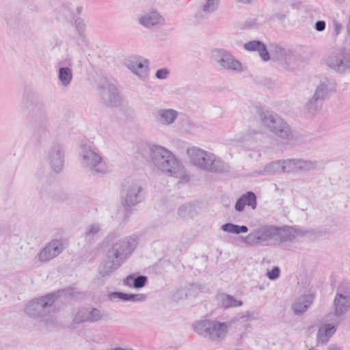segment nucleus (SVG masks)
I'll list each match as a JSON object with an SVG mask.
<instances>
[{"label": "nucleus", "instance_id": "nucleus-1", "mask_svg": "<svg viewBox=\"0 0 350 350\" xmlns=\"http://www.w3.org/2000/svg\"><path fill=\"white\" fill-rule=\"evenodd\" d=\"M139 154L148 159L158 170L165 174L178 177L182 166L175 155L167 148L157 145H142Z\"/></svg>", "mask_w": 350, "mask_h": 350}, {"label": "nucleus", "instance_id": "nucleus-2", "mask_svg": "<svg viewBox=\"0 0 350 350\" xmlns=\"http://www.w3.org/2000/svg\"><path fill=\"white\" fill-rule=\"evenodd\" d=\"M187 154L193 165L206 172L224 174L230 171L229 165L217 158L213 153L194 147L188 149Z\"/></svg>", "mask_w": 350, "mask_h": 350}, {"label": "nucleus", "instance_id": "nucleus-3", "mask_svg": "<svg viewBox=\"0 0 350 350\" xmlns=\"http://www.w3.org/2000/svg\"><path fill=\"white\" fill-rule=\"evenodd\" d=\"M258 114L262 125L276 136L283 139H291L293 137L290 126L278 114L262 107L258 108Z\"/></svg>", "mask_w": 350, "mask_h": 350}, {"label": "nucleus", "instance_id": "nucleus-4", "mask_svg": "<svg viewBox=\"0 0 350 350\" xmlns=\"http://www.w3.org/2000/svg\"><path fill=\"white\" fill-rule=\"evenodd\" d=\"M66 289L50 293L46 295L35 298L29 301L25 307V311L29 317L42 318L50 313L51 308L55 301L60 297Z\"/></svg>", "mask_w": 350, "mask_h": 350}, {"label": "nucleus", "instance_id": "nucleus-5", "mask_svg": "<svg viewBox=\"0 0 350 350\" xmlns=\"http://www.w3.org/2000/svg\"><path fill=\"white\" fill-rule=\"evenodd\" d=\"M337 83L332 78L323 77L317 86L312 97L306 104V109L314 114L322 106L323 102L336 90Z\"/></svg>", "mask_w": 350, "mask_h": 350}, {"label": "nucleus", "instance_id": "nucleus-6", "mask_svg": "<svg viewBox=\"0 0 350 350\" xmlns=\"http://www.w3.org/2000/svg\"><path fill=\"white\" fill-rule=\"evenodd\" d=\"M193 329L198 335L211 340H219L224 338L228 332V325L225 322L209 319L196 321Z\"/></svg>", "mask_w": 350, "mask_h": 350}, {"label": "nucleus", "instance_id": "nucleus-7", "mask_svg": "<svg viewBox=\"0 0 350 350\" xmlns=\"http://www.w3.org/2000/svg\"><path fill=\"white\" fill-rule=\"evenodd\" d=\"M276 230L278 228L275 225H264L240 238L249 245H275Z\"/></svg>", "mask_w": 350, "mask_h": 350}, {"label": "nucleus", "instance_id": "nucleus-8", "mask_svg": "<svg viewBox=\"0 0 350 350\" xmlns=\"http://www.w3.org/2000/svg\"><path fill=\"white\" fill-rule=\"evenodd\" d=\"M122 204L124 209L125 217H129L133 213L134 207L145 199V192L138 183H132L125 190L122 191Z\"/></svg>", "mask_w": 350, "mask_h": 350}, {"label": "nucleus", "instance_id": "nucleus-9", "mask_svg": "<svg viewBox=\"0 0 350 350\" xmlns=\"http://www.w3.org/2000/svg\"><path fill=\"white\" fill-rule=\"evenodd\" d=\"M137 243L138 237L137 236L120 239L112 245L111 248L107 252V256L109 258L113 257L117 260H120L123 263L133 253Z\"/></svg>", "mask_w": 350, "mask_h": 350}, {"label": "nucleus", "instance_id": "nucleus-10", "mask_svg": "<svg viewBox=\"0 0 350 350\" xmlns=\"http://www.w3.org/2000/svg\"><path fill=\"white\" fill-rule=\"evenodd\" d=\"M326 64L340 74L350 70V49L344 47L335 49L327 57Z\"/></svg>", "mask_w": 350, "mask_h": 350}, {"label": "nucleus", "instance_id": "nucleus-11", "mask_svg": "<svg viewBox=\"0 0 350 350\" xmlns=\"http://www.w3.org/2000/svg\"><path fill=\"white\" fill-rule=\"evenodd\" d=\"M212 57L224 69L236 72L242 71L241 63L234 58L231 52L226 49H213L212 51Z\"/></svg>", "mask_w": 350, "mask_h": 350}, {"label": "nucleus", "instance_id": "nucleus-12", "mask_svg": "<svg viewBox=\"0 0 350 350\" xmlns=\"http://www.w3.org/2000/svg\"><path fill=\"white\" fill-rule=\"evenodd\" d=\"M82 157L83 164L88 167L92 173L104 174L107 171V165L101 156L85 145L82 148Z\"/></svg>", "mask_w": 350, "mask_h": 350}, {"label": "nucleus", "instance_id": "nucleus-13", "mask_svg": "<svg viewBox=\"0 0 350 350\" xmlns=\"http://www.w3.org/2000/svg\"><path fill=\"white\" fill-rule=\"evenodd\" d=\"M98 88L106 105L114 107L120 105V100L118 89L115 85L110 83L106 77L100 79Z\"/></svg>", "mask_w": 350, "mask_h": 350}, {"label": "nucleus", "instance_id": "nucleus-14", "mask_svg": "<svg viewBox=\"0 0 350 350\" xmlns=\"http://www.w3.org/2000/svg\"><path fill=\"white\" fill-rule=\"evenodd\" d=\"M47 161L53 172L59 173L64 164V152L62 145L55 144L48 153Z\"/></svg>", "mask_w": 350, "mask_h": 350}, {"label": "nucleus", "instance_id": "nucleus-15", "mask_svg": "<svg viewBox=\"0 0 350 350\" xmlns=\"http://www.w3.org/2000/svg\"><path fill=\"white\" fill-rule=\"evenodd\" d=\"M63 250L60 240L53 239L38 253V256L40 261L47 262L58 256Z\"/></svg>", "mask_w": 350, "mask_h": 350}, {"label": "nucleus", "instance_id": "nucleus-16", "mask_svg": "<svg viewBox=\"0 0 350 350\" xmlns=\"http://www.w3.org/2000/svg\"><path fill=\"white\" fill-rule=\"evenodd\" d=\"M304 61V58L300 52V49L288 48L282 68L286 70L292 71L296 69Z\"/></svg>", "mask_w": 350, "mask_h": 350}, {"label": "nucleus", "instance_id": "nucleus-17", "mask_svg": "<svg viewBox=\"0 0 350 350\" xmlns=\"http://www.w3.org/2000/svg\"><path fill=\"white\" fill-rule=\"evenodd\" d=\"M314 298L313 293L304 294L297 298L291 305L294 314L300 315L304 313L312 305Z\"/></svg>", "mask_w": 350, "mask_h": 350}, {"label": "nucleus", "instance_id": "nucleus-18", "mask_svg": "<svg viewBox=\"0 0 350 350\" xmlns=\"http://www.w3.org/2000/svg\"><path fill=\"white\" fill-rule=\"evenodd\" d=\"M178 115V111L173 109H160L153 113L155 121L162 125L172 124Z\"/></svg>", "mask_w": 350, "mask_h": 350}, {"label": "nucleus", "instance_id": "nucleus-19", "mask_svg": "<svg viewBox=\"0 0 350 350\" xmlns=\"http://www.w3.org/2000/svg\"><path fill=\"white\" fill-rule=\"evenodd\" d=\"M245 206H250L253 210L256 208L257 198L253 191H247L241 195L235 203L234 209L237 212H242Z\"/></svg>", "mask_w": 350, "mask_h": 350}, {"label": "nucleus", "instance_id": "nucleus-20", "mask_svg": "<svg viewBox=\"0 0 350 350\" xmlns=\"http://www.w3.org/2000/svg\"><path fill=\"white\" fill-rule=\"evenodd\" d=\"M163 17L156 10L148 12L139 18V23L146 28H152L161 24Z\"/></svg>", "mask_w": 350, "mask_h": 350}, {"label": "nucleus", "instance_id": "nucleus-21", "mask_svg": "<svg viewBox=\"0 0 350 350\" xmlns=\"http://www.w3.org/2000/svg\"><path fill=\"white\" fill-rule=\"evenodd\" d=\"M243 49L247 51H258L264 62H267L271 58L266 45L260 40H255L246 42L243 45Z\"/></svg>", "mask_w": 350, "mask_h": 350}, {"label": "nucleus", "instance_id": "nucleus-22", "mask_svg": "<svg viewBox=\"0 0 350 350\" xmlns=\"http://www.w3.org/2000/svg\"><path fill=\"white\" fill-rule=\"evenodd\" d=\"M275 234V245L283 243L292 242L295 240L293 226H277Z\"/></svg>", "mask_w": 350, "mask_h": 350}, {"label": "nucleus", "instance_id": "nucleus-23", "mask_svg": "<svg viewBox=\"0 0 350 350\" xmlns=\"http://www.w3.org/2000/svg\"><path fill=\"white\" fill-rule=\"evenodd\" d=\"M336 329L337 326L332 323H325L320 326L317 334L318 343H326L329 338L335 334Z\"/></svg>", "mask_w": 350, "mask_h": 350}, {"label": "nucleus", "instance_id": "nucleus-24", "mask_svg": "<svg viewBox=\"0 0 350 350\" xmlns=\"http://www.w3.org/2000/svg\"><path fill=\"white\" fill-rule=\"evenodd\" d=\"M122 265V261L114 258L108 260L100 263L98 267V273L103 278L109 276L113 272L116 271Z\"/></svg>", "mask_w": 350, "mask_h": 350}, {"label": "nucleus", "instance_id": "nucleus-25", "mask_svg": "<svg viewBox=\"0 0 350 350\" xmlns=\"http://www.w3.org/2000/svg\"><path fill=\"white\" fill-rule=\"evenodd\" d=\"M49 121L46 117L36 122L33 137L38 142H41L49 137Z\"/></svg>", "mask_w": 350, "mask_h": 350}, {"label": "nucleus", "instance_id": "nucleus-26", "mask_svg": "<svg viewBox=\"0 0 350 350\" xmlns=\"http://www.w3.org/2000/svg\"><path fill=\"white\" fill-rule=\"evenodd\" d=\"M109 297L111 299L118 298L124 301L133 302L144 301L147 298V296L146 295L142 293L132 294L119 291L111 293Z\"/></svg>", "mask_w": 350, "mask_h": 350}, {"label": "nucleus", "instance_id": "nucleus-27", "mask_svg": "<svg viewBox=\"0 0 350 350\" xmlns=\"http://www.w3.org/2000/svg\"><path fill=\"white\" fill-rule=\"evenodd\" d=\"M334 315L337 317L344 316L350 309V300L339 298L335 295L334 302Z\"/></svg>", "mask_w": 350, "mask_h": 350}, {"label": "nucleus", "instance_id": "nucleus-28", "mask_svg": "<svg viewBox=\"0 0 350 350\" xmlns=\"http://www.w3.org/2000/svg\"><path fill=\"white\" fill-rule=\"evenodd\" d=\"M324 169L322 161H311L299 159V172H308L310 171H319Z\"/></svg>", "mask_w": 350, "mask_h": 350}, {"label": "nucleus", "instance_id": "nucleus-29", "mask_svg": "<svg viewBox=\"0 0 350 350\" xmlns=\"http://www.w3.org/2000/svg\"><path fill=\"white\" fill-rule=\"evenodd\" d=\"M217 299L221 304V307L225 309L230 308H237L243 305V301L236 299L232 295L225 293L217 295Z\"/></svg>", "mask_w": 350, "mask_h": 350}, {"label": "nucleus", "instance_id": "nucleus-30", "mask_svg": "<svg viewBox=\"0 0 350 350\" xmlns=\"http://www.w3.org/2000/svg\"><path fill=\"white\" fill-rule=\"evenodd\" d=\"M147 282V276L142 275H139L135 277L134 274H130L124 280V285L137 289L144 287L146 284Z\"/></svg>", "mask_w": 350, "mask_h": 350}, {"label": "nucleus", "instance_id": "nucleus-31", "mask_svg": "<svg viewBox=\"0 0 350 350\" xmlns=\"http://www.w3.org/2000/svg\"><path fill=\"white\" fill-rule=\"evenodd\" d=\"M58 79L63 86H68L72 79V70L68 67H60L58 70Z\"/></svg>", "mask_w": 350, "mask_h": 350}, {"label": "nucleus", "instance_id": "nucleus-32", "mask_svg": "<svg viewBox=\"0 0 350 350\" xmlns=\"http://www.w3.org/2000/svg\"><path fill=\"white\" fill-rule=\"evenodd\" d=\"M221 229L224 232L236 234L246 233L248 232V228L247 226H240L232 223H226L223 224Z\"/></svg>", "mask_w": 350, "mask_h": 350}, {"label": "nucleus", "instance_id": "nucleus-33", "mask_svg": "<svg viewBox=\"0 0 350 350\" xmlns=\"http://www.w3.org/2000/svg\"><path fill=\"white\" fill-rule=\"evenodd\" d=\"M282 161L283 164V172H299V159H288L282 160Z\"/></svg>", "mask_w": 350, "mask_h": 350}, {"label": "nucleus", "instance_id": "nucleus-34", "mask_svg": "<svg viewBox=\"0 0 350 350\" xmlns=\"http://www.w3.org/2000/svg\"><path fill=\"white\" fill-rule=\"evenodd\" d=\"M288 51V48H284L279 44L273 45V58H275L278 62H280L282 66L286 57Z\"/></svg>", "mask_w": 350, "mask_h": 350}, {"label": "nucleus", "instance_id": "nucleus-35", "mask_svg": "<svg viewBox=\"0 0 350 350\" xmlns=\"http://www.w3.org/2000/svg\"><path fill=\"white\" fill-rule=\"evenodd\" d=\"M336 295L350 300V282L342 281L337 287Z\"/></svg>", "mask_w": 350, "mask_h": 350}, {"label": "nucleus", "instance_id": "nucleus-36", "mask_svg": "<svg viewBox=\"0 0 350 350\" xmlns=\"http://www.w3.org/2000/svg\"><path fill=\"white\" fill-rule=\"evenodd\" d=\"M88 310V323H95L100 321L103 314L101 311L97 308L87 306Z\"/></svg>", "mask_w": 350, "mask_h": 350}, {"label": "nucleus", "instance_id": "nucleus-37", "mask_svg": "<svg viewBox=\"0 0 350 350\" xmlns=\"http://www.w3.org/2000/svg\"><path fill=\"white\" fill-rule=\"evenodd\" d=\"M88 310L87 306H81L77 309L75 314L73 321L75 323L81 324L88 322Z\"/></svg>", "mask_w": 350, "mask_h": 350}, {"label": "nucleus", "instance_id": "nucleus-38", "mask_svg": "<svg viewBox=\"0 0 350 350\" xmlns=\"http://www.w3.org/2000/svg\"><path fill=\"white\" fill-rule=\"evenodd\" d=\"M282 165V160L271 162L264 167V172L269 174L276 172H283Z\"/></svg>", "mask_w": 350, "mask_h": 350}, {"label": "nucleus", "instance_id": "nucleus-39", "mask_svg": "<svg viewBox=\"0 0 350 350\" xmlns=\"http://www.w3.org/2000/svg\"><path fill=\"white\" fill-rule=\"evenodd\" d=\"M100 231V227L98 224L90 225L85 232V239L87 241H91Z\"/></svg>", "mask_w": 350, "mask_h": 350}, {"label": "nucleus", "instance_id": "nucleus-40", "mask_svg": "<svg viewBox=\"0 0 350 350\" xmlns=\"http://www.w3.org/2000/svg\"><path fill=\"white\" fill-rule=\"evenodd\" d=\"M220 0H206L202 6V12L205 13H213L218 9Z\"/></svg>", "mask_w": 350, "mask_h": 350}, {"label": "nucleus", "instance_id": "nucleus-41", "mask_svg": "<svg viewBox=\"0 0 350 350\" xmlns=\"http://www.w3.org/2000/svg\"><path fill=\"white\" fill-rule=\"evenodd\" d=\"M75 27L79 37L81 38L82 41H84L85 39V29L86 25L83 19L80 17H77L75 21Z\"/></svg>", "mask_w": 350, "mask_h": 350}, {"label": "nucleus", "instance_id": "nucleus-42", "mask_svg": "<svg viewBox=\"0 0 350 350\" xmlns=\"http://www.w3.org/2000/svg\"><path fill=\"white\" fill-rule=\"evenodd\" d=\"M203 286L200 283L191 284L187 288L186 296L196 297L199 293L202 292Z\"/></svg>", "mask_w": 350, "mask_h": 350}, {"label": "nucleus", "instance_id": "nucleus-43", "mask_svg": "<svg viewBox=\"0 0 350 350\" xmlns=\"http://www.w3.org/2000/svg\"><path fill=\"white\" fill-rule=\"evenodd\" d=\"M148 66V60L144 59V62L137 61V72L136 75L140 78H144L147 75V68Z\"/></svg>", "mask_w": 350, "mask_h": 350}, {"label": "nucleus", "instance_id": "nucleus-44", "mask_svg": "<svg viewBox=\"0 0 350 350\" xmlns=\"http://www.w3.org/2000/svg\"><path fill=\"white\" fill-rule=\"evenodd\" d=\"M288 14V10L284 11V12H280V13L273 14L269 17V21H273L275 20H278L280 21H283L287 17Z\"/></svg>", "mask_w": 350, "mask_h": 350}, {"label": "nucleus", "instance_id": "nucleus-45", "mask_svg": "<svg viewBox=\"0 0 350 350\" xmlns=\"http://www.w3.org/2000/svg\"><path fill=\"white\" fill-rule=\"evenodd\" d=\"M280 269L278 267L275 266L272 268L271 271H268L267 277L271 280H275L280 277Z\"/></svg>", "mask_w": 350, "mask_h": 350}, {"label": "nucleus", "instance_id": "nucleus-46", "mask_svg": "<svg viewBox=\"0 0 350 350\" xmlns=\"http://www.w3.org/2000/svg\"><path fill=\"white\" fill-rule=\"evenodd\" d=\"M293 231H294L295 239L298 236L299 237L307 236V234L308 233V229L303 228L299 226H293Z\"/></svg>", "mask_w": 350, "mask_h": 350}, {"label": "nucleus", "instance_id": "nucleus-47", "mask_svg": "<svg viewBox=\"0 0 350 350\" xmlns=\"http://www.w3.org/2000/svg\"><path fill=\"white\" fill-rule=\"evenodd\" d=\"M323 232L321 230H315V229H308V233L307 236L311 240H315L317 239L320 238L323 235Z\"/></svg>", "mask_w": 350, "mask_h": 350}, {"label": "nucleus", "instance_id": "nucleus-48", "mask_svg": "<svg viewBox=\"0 0 350 350\" xmlns=\"http://www.w3.org/2000/svg\"><path fill=\"white\" fill-rule=\"evenodd\" d=\"M169 75V69L167 68H164L157 70L155 73V77L159 79H165Z\"/></svg>", "mask_w": 350, "mask_h": 350}, {"label": "nucleus", "instance_id": "nucleus-49", "mask_svg": "<svg viewBox=\"0 0 350 350\" xmlns=\"http://www.w3.org/2000/svg\"><path fill=\"white\" fill-rule=\"evenodd\" d=\"M190 210V205L184 204L179 207L178 214L181 217H185L188 215Z\"/></svg>", "mask_w": 350, "mask_h": 350}, {"label": "nucleus", "instance_id": "nucleus-50", "mask_svg": "<svg viewBox=\"0 0 350 350\" xmlns=\"http://www.w3.org/2000/svg\"><path fill=\"white\" fill-rule=\"evenodd\" d=\"M256 24V18L249 19L245 21L243 24L244 29H251Z\"/></svg>", "mask_w": 350, "mask_h": 350}, {"label": "nucleus", "instance_id": "nucleus-51", "mask_svg": "<svg viewBox=\"0 0 350 350\" xmlns=\"http://www.w3.org/2000/svg\"><path fill=\"white\" fill-rule=\"evenodd\" d=\"M326 27L325 22L324 21H318L315 23V29L318 31H322L325 30Z\"/></svg>", "mask_w": 350, "mask_h": 350}, {"label": "nucleus", "instance_id": "nucleus-52", "mask_svg": "<svg viewBox=\"0 0 350 350\" xmlns=\"http://www.w3.org/2000/svg\"><path fill=\"white\" fill-rule=\"evenodd\" d=\"M136 67H137V61L136 62L129 61L127 63V68L135 75L137 72Z\"/></svg>", "mask_w": 350, "mask_h": 350}, {"label": "nucleus", "instance_id": "nucleus-53", "mask_svg": "<svg viewBox=\"0 0 350 350\" xmlns=\"http://www.w3.org/2000/svg\"><path fill=\"white\" fill-rule=\"evenodd\" d=\"M194 18L198 23H200L206 17L202 11H198V12H196V14L194 15Z\"/></svg>", "mask_w": 350, "mask_h": 350}, {"label": "nucleus", "instance_id": "nucleus-54", "mask_svg": "<svg viewBox=\"0 0 350 350\" xmlns=\"http://www.w3.org/2000/svg\"><path fill=\"white\" fill-rule=\"evenodd\" d=\"M334 25L335 33H336V35H338L339 33H340V29L342 28V25H341V24H340L338 23H336V22H335L334 23Z\"/></svg>", "mask_w": 350, "mask_h": 350}, {"label": "nucleus", "instance_id": "nucleus-55", "mask_svg": "<svg viewBox=\"0 0 350 350\" xmlns=\"http://www.w3.org/2000/svg\"><path fill=\"white\" fill-rule=\"evenodd\" d=\"M327 350H341L336 345H331L329 346Z\"/></svg>", "mask_w": 350, "mask_h": 350}, {"label": "nucleus", "instance_id": "nucleus-56", "mask_svg": "<svg viewBox=\"0 0 350 350\" xmlns=\"http://www.w3.org/2000/svg\"><path fill=\"white\" fill-rule=\"evenodd\" d=\"M29 99H30L33 102V100H37V96H36L35 95H28L27 96V101H28Z\"/></svg>", "mask_w": 350, "mask_h": 350}, {"label": "nucleus", "instance_id": "nucleus-57", "mask_svg": "<svg viewBox=\"0 0 350 350\" xmlns=\"http://www.w3.org/2000/svg\"><path fill=\"white\" fill-rule=\"evenodd\" d=\"M238 1L245 4H250L254 1V0H238Z\"/></svg>", "mask_w": 350, "mask_h": 350}, {"label": "nucleus", "instance_id": "nucleus-58", "mask_svg": "<svg viewBox=\"0 0 350 350\" xmlns=\"http://www.w3.org/2000/svg\"><path fill=\"white\" fill-rule=\"evenodd\" d=\"M110 350H133V349L131 348L124 349L122 347H115V348H111Z\"/></svg>", "mask_w": 350, "mask_h": 350}, {"label": "nucleus", "instance_id": "nucleus-59", "mask_svg": "<svg viewBox=\"0 0 350 350\" xmlns=\"http://www.w3.org/2000/svg\"><path fill=\"white\" fill-rule=\"evenodd\" d=\"M347 29L348 34L350 36V15H349V18L348 24L347 25Z\"/></svg>", "mask_w": 350, "mask_h": 350}, {"label": "nucleus", "instance_id": "nucleus-60", "mask_svg": "<svg viewBox=\"0 0 350 350\" xmlns=\"http://www.w3.org/2000/svg\"><path fill=\"white\" fill-rule=\"evenodd\" d=\"M76 10H77V14H80L82 11V7H77Z\"/></svg>", "mask_w": 350, "mask_h": 350}]
</instances>
